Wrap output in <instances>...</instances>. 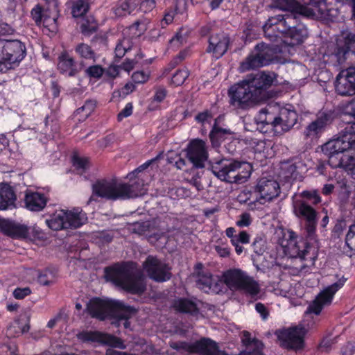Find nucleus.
Instances as JSON below:
<instances>
[{"label":"nucleus","instance_id":"6","mask_svg":"<svg viewBox=\"0 0 355 355\" xmlns=\"http://www.w3.org/2000/svg\"><path fill=\"white\" fill-rule=\"evenodd\" d=\"M297 112L292 105L288 104L281 107L277 115L266 110H262L256 121L261 129V131L267 132L271 130L276 134L282 135L290 130L297 123Z\"/></svg>","mask_w":355,"mask_h":355},{"label":"nucleus","instance_id":"4","mask_svg":"<svg viewBox=\"0 0 355 355\" xmlns=\"http://www.w3.org/2000/svg\"><path fill=\"white\" fill-rule=\"evenodd\" d=\"M133 262L129 261L106 267L104 270L105 278L127 293L141 295L146 290V285L141 272H133Z\"/></svg>","mask_w":355,"mask_h":355},{"label":"nucleus","instance_id":"1","mask_svg":"<svg viewBox=\"0 0 355 355\" xmlns=\"http://www.w3.org/2000/svg\"><path fill=\"white\" fill-rule=\"evenodd\" d=\"M275 76L265 71L251 73L228 90L230 104L238 109L246 110L250 106L265 102L270 98L268 91Z\"/></svg>","mask_w":355,"mask_h":355},{"label":"nucleus","instance_id":"24","mask_svg":"<svg viewBox=\"0 0 355 355\" xmlns=\"http://www.w3.org/2000/svg\"><path fill=\"white\" fill-rule=\"evenodd\" d=\"M112 301L94 297L87 304V311L92 318L103 321L111 315Z\"/></svg>","mask_w":355,"mask_h":355},{"label":"nucleus","instance_id":"51","mask_svg":"<svg viewBox=\"0 0 355 355\" xmlns=\"http://www.w3.org/2000/svg\"><path fill=\"white\" fill-rule=\"evenodd\" d=\"M189 76V71L187 69H178L173 75L171 80V84L174 87L182 85Z\"/></svg>","mask_w":355,"mask_h":355},{"label":"nucleus","instance_id":"2","mask_svg":"<svg viewBox=\"0 0 355 355\" xmlns=\"http://www.w3.org/2000/svg\"><path fill=\"white\" fill-rule=\"evenodd\" d=\"M355 150V122L346 123L338 137L322 146V151L328 157L327 164L332 168H343L355 178V157L347 155Z\"/></svg>","mask_w":355,"mask_h":355},{"label":"nucleus","instance_id":"49","mask_svg":"<svg viewBox=\"0 0 355 355\" xmlns=\"http://www.w3.org/2000/svg\"><path fill=\"white\" fill-rule=\"evenodd\" d=\"M253 252L257 255H262L266 248V240L263 234L257 235L251 245Z\"/></svg>","mask_w":355,"mask_h":355},{"label":"nucleus","instance_id":"19","mask_svg":"<svg viewBox=\"0 0 355 355\" xmlns=\"http://www.w3.org/2000/svg\"><path fill=\"white\" fill-rule=\"evenodd\" d=\"M125 191L121 183L114 181L99 180L92 184V195L108 200H123Z\"/></svg>","mask_w":355,"mask_h":355},{"label":"nucleus","instance_id":"40","mask_svg":"<svg viewBox=\"0 0 355 355\" xmlns=\"http://www.w3.org/2000/svg\"><path fill=\"white\" fill-rule=\"evenodd\" d=\"M74 51L76 55L82 60H96V53L89 44L81 42L76 44L74 47Z\"/></svg>","mask_w":355,"mask_h":355},{"label":"nucleus","instance_id":"10","mask_svg":"<svg viewBox=\"0 0 355 355\" xmlns=\"http://www.w3.org/2000/svg\"><path fill=\"white\" fill-rule=\"evenodd\" d=\"M326 63L333 66L341 65L347 60L355 62V33L348 32L343 40L337 41L332 51L323 55Z\"/></svg>","mask_w":355,"mask_h":355},{"label":"nucleus","instance_id":"50","mask_svg":"<svg viewBox=\"0 0 355 355\" xmlns=\"http://www.w3.org/2000/svg\"><path fill=\"white\" fill-rule=\"evenodd\" d=\"M45 133L49 131L50 133H56L60 129L58 120L54 114L47 115L44 119Z\"/></svg>","mask_w":355,"mask_h":355},{"label":"nucleus","instance_id":"8","mask_svg":"<svg viewBox=\"0 0 355 355\" xmlns=\"http://www.w3.org/2000/svg\"><path fill=\"white\" fill-rule=\"evenodd\" d=\"M278 52L277 45L259 42L241 62L240 69L241 71H247L268 66L277 60Z\"/></svg>","mask_w":355,"mask_h":355},{"label":"nucleus","instance_id":"35","mask_svg":"<svg viewBox=\"0 0 355 355\" xmlns=\"http://www.w3.org/2000/svg\"><path fill=\"white\" fill-rule=\"evenodd\" d=\"M302 159L297 157L284 162L282 164L281 169L285 178L297 179L300 171L304 167Z\"/></svg>","mask_w":355,"mask_h":355},{"label":"nucleus","instance_id":"43","mask_svg":"<svg viewBox=\"0 0 355 355\" xmlns=\"http://www.w3.org/2000/svg\"><path fill=\"white\" fill-rule=\"evenodd\" d=\"M80 26L81 33L85 36H90L98 29V24L92 15L84 17Z\"/></svg>","mask_w":355,"mask_h":355},{"label":"nucleus","instance_id":"22","mask_svg":"<svg viewBox=\"0 0 355 355\" xmlns=\"http://www.w3.org/2000/svg\"><path fill=\"white\" fill-rule=\"evenodd\" d=\"M80 338L85 342H96L112 347L125 348L120 338L98 331H84L80 334Z\"/></svg>","mask_w":355,"mask_h":355},{"label":"nucleus","instance_id":"56","mask_svg":"<svg viewBox=\"0 0 355 355\" xmlns=\"http://www.w3.org/2000/svg\"><path fill=\"white\" fill-rule=\"evenodd\" d=\"M150 78V73L143 70L135 71L131 76L132 80L136 84H144L146 83Z\"/></svg>","mask_w":355,"mask_h":355},{"label":"nucleus","instance_id":"5","mask_svg":"<svg viewBox=\"0 0 355 355\" xmlns=\"http://www.w3.org/2000/svg\"><path fill=\"white\" fill-rule=\"evenodd\" d=\"M297 25L294 18L284 19L282 16L268 18L263 26L264 36L271 42H275L280 35L289 37L293 45L300 44L307 37V28L304 25Z\"/></svg>","mask_w":355,"mask_h":355},{"label":"nucleus","instance_id":"26","mask_svg":"<svg viewBox=\"0 0 355 355\" xmlns=\"http://www.w3.org/2000/svg\"><path fill=\"white\" fill-rule=\"evenodd\" d=\"M335 91L338 95L342 96L355 95V83L347 69L337 75L335 81Z\"/></svg>","mask_w":355,"mask_h":355},{"label":"nucleus","instance_id":"28","mask_svg":"<svg viewBox=\"0 0 355 355\" xmlns=\"http://www.w3.org/2000/svg\"><path fill=\"white\" fill-rule=\"evenodd\" d=\"M0 232L12 239H27L28 226L0 218Z\"/></svg>","mask_w":355,"mask_h":355},{"label":"nucleus","instance_id":"11","mask_svg":"<svg viewBox=\"0 0 355 355\" xmlns=\"http://www.w3.org/2000/svg\"><path fill=\"white\" fill-rule=\"evenodd\" d=\"M26 55L24 42L18 40L0 39V72L18 66Z\"/></svg>","mask_w":355,"mask_h":355},{"label":"nucleus","instance_id":"16","mask_svg":"<svg viewBox=\"0 0 355 355\" xmlns=\"http://www.w3.org/2000/svg\"><path fill=\"white\" fill-rule=\"evenodd\" d=\"M273 5L276 8L288 12L285 15H277V16H282L284 19L287 17L294 18L297 24L295 26L296 27H299L298 25H304L300 21L301 16L309 17L314 14L313 9L302 5L297 0H275Z\"/></svg>","mask_w":355,"mask_h":355},{"label":"nucleus","instance_id":"48","mask_svg":"<svg viewBox=\"0 0 355 355\" xmlns=\"http://www.w3.org/2000/svg\"><path fill=\"white\" fill-rule=\"evenodd\" d=\"M73 166L80 173H83L89 167V158L87 157H80L78 155H73L71 158Z\"/></svg>","mask_w":355,"mask_h":355},{"label":"nucleus","instance_id":"30","mask_svg":"<svg viewBox=\"0 0 355 355\" xmlns=\"http://www.w3.org/2000/svg\"><path fill=\"white\" fill-rule=\"evenodd\" d=\"M47 202V197L42 193L28 189L25 191V207L29 211H40L46 207Z\"/></svg>","mask_w":355,"mask_h":355},{"label":"nucleus","instance_id":"62","mask_svg":"<svg viewBox=\"0 0 355 355\" xmlns=\"http://www.w3.org/2000/svg\"><path fill=\"white\" fill-rule=\"evenodd\" d=\"M31 293V290L29 287L17 288L14 290L12 295L15 299L22 300L28 296Z\"/></svg>","mask_w":355,"mask_h":355},{"label":"nucleus","instance_id":"60","mask_svg":"<svg viewBox=\"0 0 355 355\" xmlns=\"http://www.w3.org/2000/svg\"><path fill=\"white\" fill-rule=\"evenodd\" d=\"M252 218L248 212H244L239 216L238 220L236 222V225L239 227H248L252 223Z\"/></svg>","mask_w":355,"mask_h":355},{"label":"nucleus","instance_id":"53","mask_svg":"<svg viewBox=\"0 0 355 355\" xmlns=\"http://www.w3.org/2000/svg\"><path fill=\"white\" fill-rule=\"evenodd\" d=\"M104 73L105 69L99 64L89 66L85 70L86 76L94 79L101 78Z\"/></svg>","mask_w":355,"mask_h":355},{"label":"nucleus","instance_id":"61","mask_svg":"<svg viewBox=\"0 0 355 355\" xmlns=\"http://www.w3.org/2000/svg\"><path fill=\"white\" fill-rule=\"evenodd\" d=\"M139 9L144 13H148L152 11L156 6L155 0H144L141 2L139 1Z\"/></svg>","mask_w":355,"mask_h":355},{"label":"nucleus","instance_id":"63","mask_svg":"<svg viewBox=\"0 0 355 355\" xmlns=\"http://www.w3.org/2000/svg\"><path fill=\"white\" fill-rule=\"evenodd\" d=\"M132 103H128L125 107L117 114V120L121 121L123 119L130 116L132 114Z\"/></svg>","mask_w":355,"mask_h":355},{"label":"nucleus","instance_id":"32","mask_svg":"<svg viewBox=\"0 0 355 355\" xmlns=\"http://www.w3.org/2000/svg\"><path fill=\"white\" fill-rule=\"evenodd\" d=\"M111 314L115 315L119 320H126L124 325L125 327L129 324L128 321L137 312V309L133 306L125 304L123 301L112 300Z\"/></svg>","mask_w":355,"mask_h":355},{"label":"nucleus","instance_id":"59","mask_svg":"<svg viewBox=\"0 0 355 355\" xmlns=\"http://www.w3.org/2000/svg\"><path fill=\"white\" fill-rule=\"evenodd\" d=\"M28 231L27 239L40 240L44 237V232L37 226L28 227Z\"/></svg>","mask_w":355,"mask_h":355},{"label":"nucleus","instance_id":"21","mask_svg":"<svg viewBox=\"0 0 355 355\" xmlns=\"http://www.w3.org/2000/svg\"><path fill=\"white\" fill-rule=\"evenodd\" d=\"M230 42L229 35L223 31L211 34L208 39L206 52L211 54L215 60H218L227 53Z\"/></svg>","mask_w":355,"mask_h":355},{"label":"nucleus","instance_id":"54","mask_svg":"<svg viewBox=\"0 0 355 355\" xmlns=\"http://www.w3.org/2000/svg\"><path fill=\"white\" fill-rule=\"evenodd\" d=\"M251 345L254 347L252 350L243 351L239 355H264L263 353V343L261 340L254 338Z\"/></svg>","mask_w":355,"mask_h":355},{"label":"nucleus","instance_id":"20","mask_svg":"<svg viewBox=\"0 0 355 355\" xmlns=\"http://www.w3.org/2000/svg\"><path fill=\"white\" fill-rule=\"evenodd\" d=\"M186 155L195 168H203L209 157L205 141L198 138L191 140L186 149Z\"/></svg>","mask_w":355,"mask_h":355},{"label":"nucleus","instance_id":"29","mask_svg":"<svg viewBox=\"0 0 355 355\" xmlns=\"http://www.w3.org/2000/svg\"><path fill=\"white\" fill-rule=\"evenodd\" d=\"M141 175H132L130 183H121V188H125V190L122 194L123 200L137 198L145 193L146 184Z\"/></svg>","mask_w":355,"mask_h":355},{"label":"nucleus","instance_id":"17","mask_svg":"<svg viewBox=\"0 0 355 355\" xmlns=\"http://www.w3.org/2000/svg\"><path fill=\"white\" fill-rule=\"evenodd\" d=\"M335 118V113L331 110H320L316 118L311 122L304 130V136L311 140L317 139L325 132Z\"/></svg>","mask_w":355,"mask_h":355},{"label":"nucleus","instance_id":"44","mask_svg":"<svg viewBox=\"0 0 355 355\" xmlns=\"http://www.w3.org/2000/svg\"><path fill=\"white\" fill-rule=\"evenodd\" d=\"M344 252L349 257L355 254V222L349 227L345 236Z\"/></svg>","mask_w":355,"mask_h":355},{"label":"nucleus","instance_id":"18","mask_svg":"<svg viewBox=\"0 0 355 355\" xmlns=\"http://www.w3.org/2000/svg\"><path fill=\"white\" fill-rule=\"evenodd\" d=\"M142 266L148 277L156 282H164L171 278V268L156 257L148 255Z\"/></svg>","mask_w":355,"mask_h":355},{"label":"nucleus","instance_id":"23","mask_svg":"<svg viewBox=\"0 0 355 355\" xmlns=\"http://www.w3.org/2000/svg\"><path fill=\"white\" fill-rule=\"evenodd\" d=\"M198 302L200 301L195 297H176L172 302L171 307L178 313L197 318L200 313Z\"/></svg>","mask_w":355,"mask_h":355},{"label":"nucleus","instance_id":"57","mask_svg":"<svg viewBox=\"0 0 355 355\" xmlns=\"http://www.w3.org/2000/svg\"><path fill=\"white\" fill-rule=\"evenodd\" d=\"M213 116L211 110L206 109L196 115L195 121L198 123L204 125L205 123H209Z\"/></svg>","mask_w":355,"mask_h":355},{"label":"nucleus","instance_id":"3","mask_svg":"<svg viewBox=\"0 0 355 355\" xmlns=\"http://www.w3.org/2000/svg\"><path fill=\"white\" fill-rule=\"evenodd\" d=\"M295 215L303 223L306 240L299 239L294 232L289 234L288 245L297 256L305 258L311 248V242L317 241V225L318 212L310 204L304 201H295L293 205Z\"/></svg>","mask_w":355,"mask_h":355},{"label":"nucleus","instance_id":"42","mask_svg":"<svg viewBox=\"0 0 355 355\" xmlns=\"http://www.w3.org/2000/svg\"><path fill=\"white\" fill-rule=\"evenodd\" d=\"M132 46L133 43L130 38L123 37L122 40H119L114 49L115 61L123 58L127 53L132 50Z\"/></svg>","mask_w":355,"mask_h":355},{"label":"nucleus","instance_id":"55","mask_svg":"<svg viewBox=\"0 0 355 355\" xmlns=\"http://www.w3.org/2000/svg\"><path fill=\"white\" fill-rule=\"evenodd\" d=\"M306 3L313 6L319 14L323 15L328 11L327 0H303Z\"/></svg>","mask_w":355,"mask_h":355},{"label":"nucleus","instance_id":"47","mask_svg":"<svg viewBox=\"0 0 355 355\" xmlns=\"http://www.w3.org/2000/svg\"><path fill=\"white\" fill-rule=\"evenodd\" d=\"M31 15L36 24L43 22L44 26L51 24L50 21H53L54 24L56 23L57 19L53 17L50 19L44 14V9L42 6L37 4L31 10Z\"/></svg>","mask_w":355,"mask_h":355},{"label":"nucleus","instance_id":"45","mask_svg":"<svg viewBox=\"0 0 355 355\" xmlns=\"http://www.w3.org/2000/svg\"><path fill=\"white\" fill-rule=\"evenodd\" d=\"M57 271L54 269L45 268L40 270L37 275V282L43 286H49L55 282Z\"/></svg>","mask_w":355,"mask_h":355},{"label":"nucleus","instance_id":"64","mask_svg":"<svg viewBox=\"0 0 355 355\" xmlns=\"http://www.w3.org/2000/svg\"><path fill=\"white\" fill-rule=\"evenodd\" d=\"M15 31V29L10 24L0 21V37L11 35Z\"/></svg>","mask_w":355,"mask_h":355},{"label":"nucleus","instance_id":"41","mask_svg":"<svg viewBox=\"0 0 355 355\" xmlns=\"http://www.w3.org/2000/svg\"><path fill=\"white\" fill-rule=\"evenodd\" d=\"M300 199L296 201H304L313 207L319 205L322 202V198L318 189L304 190L300 193Z\"/></svg>","mask_w":355,"mask_h":355},{"label":"nucleus","instance_id":"33","mask_svg":"<svg viewBox=\"0 0 355 355\" xmlns=\"http://www.w3.org/2000/svg\"><path fill=\"white\" fill-rule=\"evenodd\" d=\"M16 200L14 188L8 182H0V210L12 209Z\"/></svg>","mask_w":355,"mask_h":355},{"label":"nucleus","instance_id":"37","mask_svg":"<svg viewBox=\"0 0 355 355\" xmlns=\"http://www.w3.org/2000/svg\"><path fill=\"white\" fill-rule=\"evenodd\" d=\"M67 212L60 209L51 215L50 218L46 220L48 227L54 231L67 229Z\"/></svg>","mask_w":355,"mask_h":355},{"label":"nucleus","instance_id":"12","mask_svg":"<svg viewBox=\"0 0 355 355\" xmlns=\"http://www.w3.org/2000/svg\"><path fill=\"white\" fill-rule=\"evenodd\" d=\"M170 347L176 351L200 355H230L225 351L220 350L216 341L205 337L201 338L193 343L186 341L173 342L170 344Z\"/></svg>","mask_w":355,"mask_h":355},{"label":"nucleus","instance_id":"14","mask_svg":"<svg viewBox=\"0 0 355 355\" xmlns=\"http://www.w3.org/2000/svg\"><path fill=\"white\" fill-rule=\"evenodd\" d=\"M306 333L304 327L294 326L277 329L275 335L282 347L288 350L297 351L304 347Z\"/></svg>","mask_w":355,"mask_h":355},{"label":"nucleus","instance_id":"27","mask_svg":"<svg viewBox=\"0 0 355 355\" xmlns=\"http://www.w3.org/2000/svg\"><path fill=\"white\" fill-rule=\"evenodd\" d=\"M57 60V69L60 73L69 77H74L79 73L80 69L78 67L77 62L67 50L62 51Z\"/></svg>","mask_w":355,"mask_h":355},{"label":"nucleus","instance_id":"46","mask_svg":"<svg viewBox=\"0 0 355 355\" xmlns=\"http://www.w3.org/2000/svg\"><path fill=\"white\" fill-rule=\"evenodd\" d=\"M250 241V235L245 230L241 231L236 235V238L230 241L231 244L234 247L235 252L238 255H241L244 250V248L240 245L248 244Z\"/></svg>","mask_w":355,"mask_h":355},{"label":"nucleus","instance_id":"9","mask_svg":"<svg viewBox=\"0 0 355 355\" xmlns=\"http://www.w3.org/2000/svg\"><path fill=\"white\" fill-rule=\"evenodd\" d=\"M221 280L224 286L226 285L230 289L243 291L251 297L260 293L258 282L240 268H232L223 271Z\"/></svg>","mask_w":355,"mask_h":355},{"label":"nucleus","instance_id":"31","mask_svg":"<svg viewBox=\"0 0 355 355\" xmlns=\"http://www.w3.org/2000/svg\"><path fill=\"white\" fill-rule=\"evenodd\" d=\"M219 116L215 119L214 123L211 127V129L209 134V139L211 142L212 148L218 149L222 143L227 139H230L228 137L232 136L233 132L230 129L223 128L219 126Z\"/></svg>","mask_w":355,"mask_h":355},{"label":"nucleus","instance_id":"58","mask_svg":"<svg viewBox=\"0 0 355 355\" xmlns=\"http://www.w3.org/2000/svg\"><path fill=\"white\" fill-rule=\"evenodd\" d=\"M178 12L177 3L173 10H166L163 19L160 21V26L162 28H166L171 24L174 19L175 14Z\"/></svg>","mask_w":355,"mask_h":355},{"label":"nucleus","instance_id":"52","mask_svg":"<svg viewBox=\"0 0 355 355\" xmlns=\"http://www.w3.org/2000/svg\"><path fill=\"white\" fill-rule=\"evenodd\" d=\"M96 101L94 100H87L84 105L76 110L77 114H83L84 119L87 118L95 110Z\"/></svg>","mask_w":355,"mask_h":355},{"label":"nucleus","instance_id":"38","mask_svg":"<svg viewBox=\"0 0 355 355\" xmlns=\"http://www.w3.org/2000/svg\"><path fill=\"white\" fill-rule=\"evenodd\" d=\"M139 0H119L113 8L117 17H123L131 14L139 5Z\"/></svg>","mask_w":355,"mask_h":355},{"label":"nucleus","instance_id":"34","mask_svg":"<svg viewBox=\"0 0 355 355\" xmlns=\"http://www.w3.org/2000/svg\"><path fill=\"white\" fill-rule=\"evenodd\" d=\"M145 58V54L139 49L132 59L126 58L119 66L121 70L130 72L135 67H144L149 66L153 62L154 58Z\"/></svg>","mask_w":355,"mask_h":355},{"label":"nucleus","instance_id":"7","mask_svg":"<svg viewBox=\"0 0 355 355\" xmlns=\"http://www.w3.org/2000/svg\"><path fill=\"white\" fill-rule=\"evenodd\" d=\"M209 169L221 181L241 184L250 177L252 166L248 162L221 159L212 164Z\"/></svg>","mask_w":355,"mask_h":355},{"label":"nucleus","instance_id":"25","mask_svg":"<svg viewBox=\"0 0 355 355\" xmlns=\"http://www.w3.org/2000/svg\"><path fill=\"white\" fill-rule=\"evenodd\" d=\"M254 191L260 195L261 198L270 201L279 196L280 187L275 180L263 177L257 181Z\"/></svg>","mask_w":355,"mask_h":355},{"label":"nucleus","instance_id":"36","mask_svg":"<svg viewBox=\"0 0 355 355\" xmlns=\"http://www.w3.org/2000/svg\"><path fill=\"white\" fill-rule=\"evenodd\" d=\"M67 217V229H76L85 224L87 221V214L78 209L73 211H66Z\"/></svg>","mask_w":355,"mask_h":355},{"label":"nucleus","instance_id":"15","mask_svg":"<svg viewBox=\"0 0 355 355\" xmlns=\"http://www.w3.org/2000/svg\"><path fill=\"white\" fill-rule=\"evenodd\" d=\"M347 279L343 277L336 282L327 286L324 291L320 292L308 306L306 313H313L316 315H320L325 305L330 304L332 302L335 293L340 289L345 284Z\"/></svg>","mask_w":355,"mask_h":355},{"label":"nucleus","instance_id":"13","mask_svg":"<svg viewBox=\"0 0 355 355\" xmlns=\"http://www.w3.org/2000/svg\"><path fill=\"white\" fill-rule=\"evenodd\" d=\"M193 277L196 278V287L205 293H225V288L220 277L213 275L208 269H205L202 263L195 265Z\"/></svg>","mask_w":355,"mask_h":355},{"label":"nucleus","instance_id":"39","mask_svg":"<svg viewBox=\"0 0 355 355\" xmlns=\"http://www.w3.org/2000/svg\"><path fill=\"white\" fill-rule=\"evenodd\" d=\"M91 8L89 0H74L71 8V14L73 18H83Z\"/></svg>","mask_w":355,"mask_h":355}]
</instances>
